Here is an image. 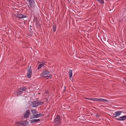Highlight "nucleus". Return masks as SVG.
<instances>
[{
    "instance_id": "10",
    "label": "nucleus",
    "mask_w": 126,
    "mask_h": 126,
    "mask_svg": "<svg viewBox=\"0 0 126 126\" xmlns=\"http://www.w3.org/2000/svg\"><path fill=\"white\" fill-rule=\"evenodd\" d=\"M44 114H42L40 113L39 114H36L34 116H33V118H37L39 117H40L43 116Z\"/></svg>"
},
{
    "instance_id": "4",
    "label": "nucleus",
    "mask_w": 126,
    "mask_h": 126,
    "mask_svg": "<svg viewBox=\"0 0 126 126\" xmlns=\"http://www.w3.org/2000/svg\"><path fill=\"white\" fill-rule=\"evenodd\" d=\"M28 72L27 73V76L28 78H31L32 75V70L31 68V66L29 69L27 70Z\"/></svg>"
},
{
    "instance_id": "13",
    "label": "nucleus",
    "mask_w": 126,
    "mask_h": 126,
    "mask_svg": "<svg viewBox=\"0 0 126 126\" xmlns=\"http://www.w3.org/2000/svg\"><path fill=\"white\" fill-rule=\"evenodd\" d=\"M70 77V78L71 80V78L72 76V71L71 70H69L68 73Z\"/></svg>"
},
{
    "instance_id": "19",
    "label": "nucleus",
    "mask_w": 126,
    "mask_h": 126,
    "mask_svg": "<svg viewBox=\"0 0 126 126\" xmlns=\"http://www.w3.org/2000/svg\"><path fill=\"white\" fill-rule=\"evenodd\" d=\"M35 24L37 27H39L40 26V24L36 20Z\"/></svg>"
},
{
    "instance_id": "21",
    "label": "nucleus",
    "mask_w": 126,
    "mask_h": 126,
    "mask_svg": "<svg viewBox=\"0 0 126 126\" xmlns=\"http://www.w3.org/2000/svg\"><path fill=\"white\" fill-rule=\"evenodd\" d=\"M101 101H103V102H108V100L107 99L102 98Z\"/></svg>"
},
{
    "instance_id": "14",
    "label": "nucleus",
    "mask_w": 126,
    "mask_h": 126,
    "mask_svg": "<svg viewBox=\"0 0 126 126\" xmlns=\"http://www.w3.org/2000/svg\"><path fill=\"white\" fill-rule=\"evenodd\" d=\"M23 126H26L28 124V122L26 121H22Z\"/></svg>"
},
{
    "instance_id": "22",
    "label": "nucleus",
    "mask_w": 126,
    "mask_h": 126,
    "mask_svg": "<svg viewBox=\"0 0 126 126\" xmlns=\"http://www.w3.org/2000/svg\"><path fill=\"white\" fill-rule=\"evenodd\" d=\"M98 98H93V100L94 101H97Z\"/></svg>"
},
{
    "instance_id": "3",
    "label": "nucleus",
    "mask_w": 126,
    "mask_h": 126,
    "mask_svg": "<svg viewBox=\"0 0 126 126\" xmlns=\"http://www.w3.org/2000/svg\"><path fill=\"white\" fill-rule=\"evenodd\" d=\"M54 121V122L56 124V125H59L61 122L60 116L59 115H57Z\"/></svg>"
},
{
    "instance_id": "26",
    "label": "nucleus",
    "mask_w": 126,
    "mask_h": 126,
    "mask_svg": "<svg viewBox=\"0 0 126 126\" xmlns=\"http://www.w3.org/2000/svg\"><path fill=\"white\" fill-rule=\"evenodd\" d=\"M96 117H98L99 116V115H98V114L96 115Z\"/></svg>"
},
{
    "instance_id": "27",
    "label": "nucleus",
    "mask_w": 126,
    "mask_h": 126,
    "mask_svg": "<svg viewBox=\"0 0 126 126\" xmlns=\"http://www.w3.org/2000/svg\"><path fill=\"white\" fill-rule=\"evenodd\" d=\"M125 80H126V79H124V80H123V81H125Z\"/></svg>"
},
{
    "instance_id": "17",
    "label": "nucleus",
    "mask_w": 126,
    "mask_h": 126,
    "mask_svg": "<svg viewBox=\"0 0 126 126\" xmlns=\"http://www.w3.org/2000/svg\"><path fill=\"white\" fill-rule=\"evenodd\" d=\"M20 88L22 92L23 91L25 92L27 91V89L25 87H21Z\"/></svg>"
},
{
    "instance_id": "11",
    "label": "nucleus",
    "mask_w": 126,
    "mask_h": 126,
    "mask_svg": "<svg viewBox=\"0 0 126 126\" xmlns=\"http://www.w3.org/2000/svg\"><path fill=\"white\" fill-rule=\"evenodd\" d=\"M40 120L39 119H34L31 120L30 121L31 123H33L36 122H37L40 121Z\"/></svg>"
},
{
    "instance_id": "6",
    "label": "nucleus",
    "mask_w": 126,
    "mask_h": 126,
    "mask_svg": "<svg viewBox=\"0 0 126 126\" xmlns=\"http://www.w3.org/2000/svg\"><path fill=\"white\" fill-rule=\"evenodd\" d=\"M15 16L16 17L19 18H25L26 17V16L20 14H15Z\"/></svg>"
},
{
    "instance_id": "2",
    "label": "nucleus",
    "mask_w": 126,
    "mask_h": 126,
    "mask_svg": "<svg viewBox=\"0 0 126 126\" xmlns=\"http://www.w3.org/2000/svg\"><path fill=\"white\" fill-rule=\"evenodd\" d=\"M44 103L43 102L40 101H34L32 102V106L33 107H35Z\"/></svg>"
},
{
    "instance_id": "29",
    "label": "nucleus",
    "mask_w": 126,
    "mask_h": 126,
    "mask_svg": "<svg viewBox=\"0 0 126 126\" xmlns=\"http://www.w3.org/2000/svg\"><path fill=\"white\" fill-rule=\"evenodd\" d=\"M70 1H71V0H70Z\"/></svg>"
},
{
    "instance_id": "8",
    "label": "nucleus",
    "mask_w": 126,
    "mask_h": 126,
    "mask_svg": "<svg viewBox=\"0 0 126 126\" xmlns=\"http://www.w3.org/2000/svg\"><path fill=\"white\" fill-rule=\"evenodd\" d=\"M22 91L20 88L18 89L16 91L14 94L16 95H20L22 93Z\"/></svg>"
},
{
    "instance_id": "5",
    "label": "nucleus",
    "mask_w": 126,
    "mask_h": 126,
    "mask_svg": "<svg viewBox=\"0 0 126 126\" xmlns=\"http://www.w3.org/2000/svg\"><path fill=\"white\" fill-rule=\"evenodd\" d=\"M122 112V111H120L115 112L113 114V118H116V117L119 116L121 114Z\"/></svg>"
},
{
    "instance_id": "20",
    "label": "nucleus",
    "mask_w": 126,
    "mask_h": 126,
    "mask_svg": "<svg viewBox=\"0 0 126 126\" xmlns=\"http://www.w3.org/2000/svg\"><path fill=\"white\" fill-rule=\"evenodd\" d=\"M99 2L101 4H103L104 3V1L103 0H96Z\"/></svg>"
},
{
    "instance_id": "12",
    "label": "nucleus",
    "mask_w": 126,
    "mask_h": 126,
    "mask_svg": "<svg viewBox=\"0 0 126 126\" xmlns=\"http://www.w3.org/2000/svg\"><path fill=\"white\" fill-rule=\"evenodd\" d=\"M31 111L33 116H35L36 114L38 113L37 111L35 110H31Z\"/></svg>"
},
{
    "instance_id": "25",
    "label": "nucleus",
    "mask_w": 126,
    "mask_h": 126,
    "mask_svg": "<svg viewBox=\"0 0 126 126\" xmlns=\"http://www.w3.org/2000/svg\"><path fill=\"white\" fill-rule=\"evenodd\" d=\"M29 1L30 3H32V0H27Z\"/></svg>"
},
{
    "instance_id": "28",
    "label": "nucleus",
    "mask_w": 126,
    "mask_h": 126,
    "mask_svg": "<svg viewBox=\"0 0 126 126\" xmlns=\"http://www.w3.org/2000/svg\"><path fill=\"white\" fill-rule=\"evenodd\" d=\"M30 27H32L31 26H31H30Z\"/></svg>"
},
{
    "instance_id": "24",
    "label": "nucleus",
    "mask_w": 126,
    "mask_h": 126,
    "mask_svg": "<svg viewBox=\"0 0 126 126\" xmlns=\"http://www.w3.org/2000/svg\"><path fill=\"white\" fill-rule=\"evenodd\" d=\"M102 98H98V99H97V101H102Z\"/></svg>"
},
{
    "instance_id": "9",
    "label": "nucleus",
    "mask_w": 126,
    "mask_h": 126,
    "mask_svg": "<svg viewBox=\"0 0 126 126\" xmlns=\"http://www.w3.org/2000/svg\"><path fill=\"white\" fill-rule=\"evenodd\" d=\"M126 119V115L119 117V118H115V119L119 121H124Z\"/></svg>"
},
{
    "instance_id": "16",
    "label": "nucleus",
    "mask_w": 126,
    "mask_h": 126,
    "mask_svg": "<svg viewBox=\"0 0 126 126\" xmlns=\"http://www.w3.org/2000/svg\"><path fill=\"white\" fill-rule=\"evenodd\" d=\"M44 65V63H42L39 64L38 65V69H40Z\"/></svg>"
},
{
    "instance_id": "7",
    "label": "nucleus",
    "mask_w": 126,
    "mask_h": 126,
    "mask_svg": "<svg viewBox=\"0 0 126 126\" xmlns=\"http://www.w3.org/2000/svg\"><path fill=\"white\" fill-rule=\"evenodd\" d=\"M30 111L29 110H27L25 112L24 114V118H27L29 117L30 115Z\"/></svg>"
},
{
    "instance_id": "18",
    "label": "nucleus",
    "mask_w": 126,
    "mask_h": 126,
    "mask_svg": "<svg viewBox=\"0 0 126 126\" xmlns=\"http://www.w3.org/2000/svg\"><path fill=\"white\" fill-rule=\"evenodd\" d=\"M53 31L54 32H55L56 31V25H53Z\"/></svg>"
},
{
    "instance_id": "1",
    "label": "nucleus",
    "mask_w": 126,
    "mask_h": 126,
    "mask_svg": "<svg viewBox=\"0 0 126 126\" xmlns=\"http://www.w3.org/2000/svg\"><path fill=\"white\" fill-rule=\"evenodd\" d=\"M43 77L46 78V79L51 78L52 76L50 74V72L47 69L45 70L41 74Z\"/></svg>"
},
{
    "instance_id": "15",
    "label": "nucleus",
    "mask_w": 126,
    "mask_h": 126,
    "mask_svg": "<svg viewBox=\"0 0 126 126\" xmlns=\"http://www.w3.org/2000/svg\"><path fill=\"white\" fill-rule=\"evenodd\" d=\"M16 124L18 126H23L22 121H19L16 123Z\"/></svg>"
},
{
    "instance_id": "23",
    "label": "nucleus",
    "mask_w": 126,
    "mask_h": 126,
    "mask_svg": "<svg viewBox=\"0 0 126 126\" xmlns=\"http://www.w3.org/2000/svg\"><path fill=\"white\" fill-rule=\"evenodd\" d=\"M86 99H87L93 100V98H86Z\"/></svg>"
}]
</instances>
